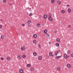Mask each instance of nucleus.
Returning a JSON list of instances; mask_svg holds the SVG:
<instances>
[{
    "label": "nucleus",
    "mask_w": 73,
    "mask_h": 73,
    "mask_svg": "<svg viewBox=\"0 0 73 73\" xmlns=\"http://www.w3.org/2000/svg\"><path fill=\"white\" fill-rule=\"evenodd\" d=\"M4 35H1V38L2 39H4Z\"/></svg>",
    "instance_id": "nucleus-11"
},
{
    "label": "nucleus",
    "mask_w": 73,
    "mask_h": 73,
    "mask_svg": "<svg viewBox=\"0 0 73 73\" xmlns=\"http://www.w3.org/2000/svg\"><path fill=\"white\" fill-rule=\"evenodd\" d=\"M31 20H29L27 21V23L28 24H31Z\"/></svg>",
    "instance_id": "nucleus-10"
},
{
    "label": "nucleus",
    "mask_w": 73,
    "mask_h": 73,
    "mask_svg": "<svg viewBox=\"0 0 73 73\" xmlns=\"http://www.w3.org/2000/svg\"><path fill=\"white\" fill-rule=\"evenodd\" d=\"M51 3H54V0H52L51 1Z\"/></svg>",
    "instance_id": "nucleus-25"
},
{
    "label": "nucleus",
    "mask_w": 73,
    "mask_h": 73,
    "mask_svg": "<svg viewBox=\"0 0 73 73\" xmlns=\"http://www.w3.org/2000/svg\"><path fill=\"white\" fill-rule=\"evenodd\" d=\"M33 54L34 56H36V55H37V53H36V52H35L33 53Z\"/></svg>",
    "instance_id": "nucleus-20"
},
{
    "label": "nucleus",
    "mask_w": 73,
    "mask_h": 73,
    "mask_svg": "<svg viewBox=\"0 0 73 73\" xmlns=\"http://www.w3.org/2000/svg\"><path fill=\"white\" fill-rule=\"evenodd\" d=\"M36 42H37L36 40H34V41H33V43H34V44H36Z\"/></svg>",
    "instance_id": "nucleus-12"
},
{
    "label": "nucleus",
    "mask_w": 73,
    "mask_h": 73,
    "mask_svg": "<svg viewBox=\"0 0 73 73\" xmlns=\"http://www.w3.org/2000/svg\"><path fill=\"white\" fill-rule=\"evenodd\" d=\"M66 6L67 7H70V5H67Z\"/></svg>",
    "instance_id": "nucleus-42"
},
{
    "label": "nucleus",
    "mask_w": 73,
    "mask_h": 73,
    "mask_svg": "<svg viewBox=\"0 0 73 73\" xmlns=\"http://www.w3.org/2000/svg\"><path fill=\"white\" fill-rule=\"evenodd\" d=\"M29 11H31V8H29Z\"/></svg>",
    "instance_id": "nucleus-39"
},
{
    "label": "nucleus",
    "mask_w": 73,
    "mask_h": 73,
    "mask_svg": "<svg viewBox=\"0 0 73 73\" xmlns=\"http://www.w3.org/2000/svg\"><path fill=\"white\" fill-rule=\"evenodd\" d=\"M44 19H46V18H47V15H44Z\"/></svg>",
    "instance_id": "nucleus-15"
},
{
    "label": "nucleus",
    "mask_w": 73,
    "mask_h": 73,
    "mask_svg": "<svg viewBox=\"0 0 73 73\" xmlns=\"http://www.w3.org/2000/svg\"><path fill=\"white\" fill-rule=\"evenodd\" d=\"M53 56H54V54L52 55V57H53Z\"/></svg>",
    "instance_id": "nucleus-47"
},
{
    "label": "nucleus",
    "mask_w": 73,
    "mask_h": 73,
    "mask_svg": "<svg viewBox=\"0 0 73 73\" xmlns=\"http://www.w3.org/2000/svg\"><path fill=\"white\" fill-rule=\"evenodd\" d=\"M37 26L38 27H40V24L39 23L37 24Z\"/></svg>",
    "instance_id": "nucleus-17"
},
{
    "label": "nucleus",
    "mask_w": 73,
    "mask_h": 73,
    "mask_svg": "<svg viewBox=\"0 0 73 73\" xmlns=\"http://www.w3.org/2000/svg\"><path fill=\"white\" fill-rule=\"evenodd\" d=\"M58 4H61V2H60V1L58 0L57 1Z\"/></svg>",
    "instance_id": "nucleus-19"
},
{
    "label": "nucleus",
    "mask_w": 73,
    "mask_h": 73,
    "mask_svg": "<svg viewBox=\"0 0 73 73\" xmlns=\"http://www.w3.org/2000/svg\"><path fill=\"white\" fill-rule=\"evenodd\" d=\"M19 72L20 73H22L23 72V70L22 69H20L19 70Z\"/></svg>",
    "instance_id": "nucleus-2"
},
{
    "label": "nucleus",
    "mask_w": 73,
    "mask_h": 73,
    "mask_svg": "<svg viewBox=\"0 0 73 73\" xmlns=\"http://www.w3.org/2000/svg\"><path fill=\"white\" fill-rule=\"evenodd\" d=\"M47 32H48V30H47L46 29L44 30V33H47Z\"/></svg>",
    "instance_id": "nucleus-13"
},
{
    "label": "nucleus",
    "mask_w": 73,
    "mask_h": 73,
    "mask_svg": "<svg viewBox=\"0 0 73 73\" xmlns=\"http://www.w3.org/2000/svg\"><path fill=\"white\" fill-rule=\"evenodd\" d=\"M3 2L4 3H5V0H3Z\"/></svg>",
    "instance_id": "nucleus-37"
},
{
    "label": "nucleus",
    "mask_w": 73,
    "mask_h": 73,
    "mask_svg": "<svg viewBox=\"0 0 73 73\" xmlns=\"http://www.w3.org/2000/svg\"><path fill=\"white\" fill-rule=\"evenodd\" d=\"M27 67L29 68V67H30V66H31V64H28L27 65Z\"/></svg>",
    "instance_id": "nucleus-26"
},
{
    "label": "nucleus",
    "mask_w": 73,
    "mask_h": 73,
    "mask_svg": "<svg viewBox=\"0 0 73 73\" xmlns=\"http://www.w3.org/2000/svg\"><path fill=\"white\" fill-rule=\"evenodd\" d=\"M56 59H57L58 60V59H59V56H56Z\"/></svg>",
    "instance_id": "nucleus-31"
},
{
    "label": "nucleus",
    "mask_w": 73,
    "mask_h": 73,
    "mask_svg": "<svg viewBox=\"0 0 73 73\" xmlns=\"http://www.w3.org/2000/svg\"><path fill=\"white\" fill-rule=\"evenodd\" d=\"M48 19L50 21H53V18L52 17H48Z\"/></svg>",
    "instance_id": "nucleus-1"
},
{
    "label": "nucleus",
    "mask_w": 73,
    "mask_h": 73,
    "mask_svg": "<svg viewBox=\"0 0 73 73\" xmlns=\"http://www.w3.org/2000/svg\"><path fill=\"white\" fill-rule=\"evenodd\" d=\"M22 57H23V58H25V57H26V56H25V55H23L22 56Z\"/></svg>",
    "instance_id": "nucleus-30"
},
{
    "label": "nucleus",
    "mask_w": 73,
    "mask_h": 73,
    "mask_svg": "<svg viewBox=\"0 0 73 73\" xmlns=\"http://www.w3.org/2000/svg\"><path fill=\"white\" fill-rule=\"evenodd\" d=\"M49 43V44H51V43L50 42Z\"/></svg>",
    "instance_id": "nucleus-48"
},
{
    "label": "nucleus",
    "mask_w": 73,
    "mask_h": 73,
    "mask_svg": "<svg viewBox=\"0 0 73 73\" xmlns=\"http://www.w3.org/2000/svg\"><path fill=\"white\" fill-rule=\"evenodd\" d=\"M33 37L34 38H37V35L35 34L33 35Z\"/></svg>",
    "instance_id": "nucleus-7"
},
{
    "label": "nucleus",
    "mask_w": 73,
    "mask_h": 73,
    "mask_svg": "<svg viewBox=\"0 0 73 73\" xmlns=\"http://www.w3.org/2000/svg\"><path fill=\"white\" fill-rule=\"evenodd\" d=\"M56 41H57V42H60V39H59V38H57L56 39Z\"/></svg>",
    "instance_id": "nucleus-5"
},
{
    "label": "nucleus",
    "mask_w": 73,
    "mask_h": 73,
    "mask_svg": "<svg viewBox=\"0 0 73 73\" xmlns=\"http://www.w3.org/2000/svg\"><path fill=\"white\" fill-rule=\"evenodd\" d=\"M30 16H33V14H32V13H29V15Z\"/></svg>",
    "instance_id": "nucleus-21"
},
{
    "label": "nucleus",
    "mask_w": 73,
    "mask_h": 73,
    "mask_svg": "<svg viewBox=\"0 0 73 73\" xmlns=\"http://www.w3.org/2000/svg\"><path fill=\"white\" fill-rule=\"evenodd\" d=\"M61 12L62 13H65V11L64 10H62Z\"/></svg>",
    "instance_id": "nucleus-29"
},
{
    "label": "nucleus",
    "mask_w": 73,
    "mask_h": 73,
    "mask_svg": "<svg viewBox=\"0 0 73 73\" xmlns=\"http://www.w3.org/2000/svg\"><path fill=\"white\" fill-rule=\"evenodd\" d=\"M38 47H39V48H41V47L40 46V44H39L38 45Z\"/></svg>",
    "instance_id": "nucleus-41"
},
{
    "label": "nucleus",
    "mask_w": 73,
    "mask_h": 73,
    "mask_svg": "<svg viewBox=\"0 0 73 73\" xmlns=\"http://www.w3.org/2000/svg\"><path fill=\"white\" fill-rule=\"evenodd\" d=\"M59 53V51H56L55 52V56H57V54H58V53Z\"/></svg>",
    "instance_id": "nucleus-3"
},
{
    "label": "nucleus",
    "mask_w": 73,
    "mask_h": 73,
    "mask_svg": "<svg viewBox=\"0 0 73 73\" xmlns=\"http://www.w3.org/2000/svg\"><path fill=\"white\" fill-rule=\"evenodd\" d=\"M70 64H67V67L68 68H70Z\"/></svg>",
    "instance_id": "nucleus-6"
},
{
    "label": "nucleus",
    "mask_w": 73,
    "mask_h": 73,
    "mask_svg": "<svg viewBox=\"0 0 73 73\" xmlns=\"http://www.w3.org/2000/svg\"><path fill=\"white\" fill-rule=\"evenodd\" d=\"M25 49V48L24 47H22L21 48V50H24Z\"/></svg>",
    "instance_id": "nucleus-8"
},
{
    "label": "nucleus",
    "mask_w": 73,
    "mask_h": 73,
    "mask_svg": "<svg viewBox=\"0 0 73 73\" xmlns=\"http://www.w3.org/2000/svg\"><path fill=\"white\" fill-rule=\"evenodd\" d=\"M1 21H3V19H1Z\"/></svg>",
    "instance_id": "nucleus-44"
},
{
    "label": "nucleus",
    "mask_w": 73,
    "mask_h": 73,
    "mask_svg": "<svg viewBox=\"0 0 73 73\" xmlns=\"http://www.w3.org/2000/svg\"><path fill=\"white\" fill-rule=\"evenodd\" d=\"M71 56L72 57H73V53L71 54Z\"/></svg>",
    "instance_id": "nucleus-35"
},
{
    "label": "nucleus",
    "mask_w": 73,
    "mask_h": 73,
    "mask_svg": "<svg viewBox=\"0 0 73 73\" xmlns=\"http://www.w3.org/2000/svg\"><path fill=\"white\" fill-rule=\"evenodd\" d=\"M46 35L48 37H50L49 35V34H48V33H46Z\"/></svg>",
    "instance_id": "nucleus-28"
},
{
    "label": "nucleus",
    "mask_w": 73,
    "mask_h": 73,
    "mask_svg": "<svg viewBox=\"0 0 73 73\" xmlns=\"http://www.w3.org/2000/svg\"><path fill=\"white\" fill-rule=\"evenodd\" d=\"M49 16H50V17H52V14H50L49 15Z\"/></svg>",
    "instance_id": "nucleus-34"
},
{
    "label": "nucleus",
    "mask_w": 73,
    "mask_h": 73,
    "mask_svg": "<svg viewBox=\"0 0 73 73\" xmlns=\"http://www.w3.org/2000/svg\"><path fill=\"white\" fill-rule=\"evenodd\" d=\"M57 69L58 70H60V67L59 66H58L57 68Z\"/></svg>",
    "instance_id": "nucleus-9"
},
{
    "label": "nucleus",
    "mask_w": 73,
    "mask_h": 73,
    "mask_svg": "<svg viewBox=\"0 0 73 73\" xmlns=\"http://www.w3.org/2000/svg\"><path fill=\"white\" fill-rule=\"evenodd\" d=\"M68 27L69 28H70L71 26L70 25H68Z\"/></svg>",
    "instance_id": "nucleus-33"
},
{
    "label": "nucleus",
    "mask_w": 73,
    "mask_h": 73,
    "mask_svg": "<svg viewBox=\"0 0 73 73\" xmlns=\"http://www.w3.org/2000/svg\"><path fill=\"white\" fill-rule=\"evenodd\" d=\"M2 25H0V29L2 28Z\"/></svg>",
    "instance_id": "nucleus-36"
},
{
    "label": "nucleus",
    "mask_w": 73,
    "mask_h": 73,
    "mask_svg": "<svg viewBox=\"0 0 73 73\" xmlns=\"http://www.w3.org/2000/svg\"><path fill=\"white\" fill-rule=\"evenodd\" d=\"M1 58L2 60H4V58H3V57H1Z\"/></svg>",
    "instance_id": "nucleus-38"
},
{
    "label": "nucleus",
    "mask_w": 73,
    "mask_h": 73,
    "mask_svg": "<svg viewBox=\"0 0 73 73\" xmlns=\"http://www.w3.org/2000/svg\"><path fill=\"white\" fill-rule=\"evenodd\" d=\"M16 34L17 35H19V33H16Z\"/></svg>",
    "instance_id": "nucleus-46"
},
{
    "label": "nucleus",
    "mask_w": 73,
    "mask_h": 73,
    "mask_svg": "<svg viewBox=\"0 0 73 73\" xmlns=\"http://www.w3.org/2000/svg\"><path fill=\"white\" fill-rule=\"evenodd\" d=\"M52 52H50L49 53V55L50 56H52Z\"/></svg>",
    "instance_id": "nucleus-22"
},
{
    "label": "nucleus",
    "mask_w": 73,
    "mask_h": 73,
    "mask_svg": "<svg viewBox=\"0 0 73 73\" xmlns=\"http://www.w3.org/2000/svg\"><path fill=\"white\" fill-rule=\"evenodd\" d=\"M56 30H54V32H55V33H56Z\"/></svg>",
    "instance_id": "nucleus-45"
},
{
    "label": "nucleus",
    "mask_w": 73,
    "mask_h": 73,
    "mask_svg": "<svg viewBox=\"0 0 73 73\" xmlns=\"http://www.w3.org/2000/svg\"><path fill=\"white\" fill-rule=\"evenodd\" d=\"M38 58L39 60H41L42 59V57L41 56H40L38 57Z\"/></svg>",
    "instance_id": "nucleus-16"
},
{
    "label": "nucleus",
    "mask_w": 73,
    "mask_h": 73,
    "mask_svg": "<svg viewBox=\"0 0 73 73\" xmlns=\"http://www.w3.org/2000/svg\"><path fill=\"white\" fill-rule=\"evenodd\" d=\"M22 25L23 26H25V24H22Z\"/></svg>",
    "instance_id": "nucleus-40"
},
{
    "label": "nucleus",
    "mask_w": 73,
    "mask_h": 73,
    "mask_svg": "<svg viewBox=\"0 0 73 73\" xmlns=\"http://www.w3.org/2000/svg\"><path fill=\"white\" fill-rule=\"evenodd\" d=\"M68 12H71V9H68Z\"/></svg>",
    "instance_id": "nucleus-24"
},
{
    "label": "nucleus",
    "mask_w": 73,
    "mask_h": 73,
    "mask_svg": "<svg viewBox=\"0 0 73 73\" xmlns=\"http://www.w3.org/2000/svg\"><path fill=\"white\" fill-rule=\"evenodd\" d=\"M34 70V68L33 67H32L31 68V71H33Z\"/></svg>",
    "instance_id": "nucleus-23"
},
{
    "label": "nucleus",
    "mask_w": 73,
    "mask_h": 73,
    "mask_svg": "<svg viewBox=\"0 0 73 73\" xmlns=\"http://www.w3.org/2000/svg\"><path fill=\"white\" fill-rule=\"evenodd\" d=\"M18 58H19V59H21V57L20 56V55H18Z\"/></svg>",
    "instance_id": "nucleus-18"
},
{
    "label": "nucleus",
    "mask_w": 73,
    "mask_h": 73,
    "mask_svg": "<svg viewBox=\"0 0 73 73\" xmlns=\"http://www.w3.org/2000/svg\"><path fill=\"white\" fill-rule=\"evenodd\" d=\"M70 51L69 50H68V51L67 52H68V54H69V53H70Z\"/></svg>",
    "instance_id": "nucleus-32"
},
{
    "label": "nucleus",
    "mask_w": 73,
    "mask_h": 73,
    "mask_svg": "<svg viewBox=\"0 0 73 73\" xmlns=\"http://www.w3.org/2000/svg\"><path fill=\"white\" fill-rule=\"evenodd\" d=\"M64 57L65 58H67V54H64Z\"/></svg>",
    "instance_id": "nucleus-4"
},
{
    "label": "nucleus",
    "mask_w": 73,
    "mask_h": 73,
    "mask_svg": "<svg viewBox=\"0 0 73 73\" xmlns=\"http://www.w3.org/2000/svg\"><path fill=\"white\" fill-rule=\"evenodd\" d=\"M56 46H60V44L58 43H56Z\"/></svg>",
    "instance_id": "nucleus-14"
},
{
    "label": "nucleus",
    "mask_w": 73,
    "mask_h": 73,
    "mask_svg": "<svg viewBox=\"0 0 73 73\" xmlns=\"http://www.w3.org/2000/svg\"><path fill=\"white\" fill-rule=\"evenodd\" d=\"M58 57H59V58H61V56H58Z\"/></svg>",
    "instance_id": "nucleus-43"
},
{
    "label": "nucleus",
    "mask_w": 73,
    "mask_h": 73,
    "mask_svg": "<svg viewBox=\"0 0 73 73\" xmlns=\"http://www.w3.org/2000/svg\"><path fill=\"white\" fill-rule=\"evenodd\" d=\"M7 59L8 60H10V58L9 57H7Z\"/></svg>",
    "instance_id": "nucleus-27"
}]
</instances>
